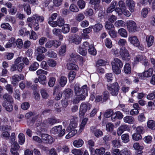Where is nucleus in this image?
Returning a JSON list of instances; mask_svg holds the SVG:
<instances>
[{
	"label": "nucleus",
	"mask_w": 155,
	"mask_h": 155,
	"mask_svg": "<svg viewBox=\"0 0 155 155\" xmlns=\"http://www.w3.org/2000/svg\"><path fill=\"white\" fill-rule=\"evenodd\" d=\"M48 73V71L42 69H38L36 71V74L40 75L38 78L40 84L44 85H46V77L45 75H47Z\"/></svg>",
	"instance_id": "f257e3e1"
},
{
	"label": "nucleus",
	"mask_w": 155,
	"mask_h": 155,
	"mask_svg": "<svg viewBox=\"0 0 155 155\" xmlns=\"http://www.w3.org/2000/svg\"><path fill=\"white\" fill-rule=\"evenodd\" d=\"M74 91L75 94L77 96L84 95V94L87 93V86L86 85H84L80 88L78 84H76L74 86Z\"/></svg>",
	"instance_id": "f03ea898"
},
{
	"label": "nucleus",
	"mask_w": 155,
	"mask_h": 155,
	"mask_svg": "<svg viewBox=\"0 0 155 155\" xmlns=\"http://www.w3.org/2000/svg\"><path fill=\"white\" fill-rule=\"evenodd\" d=\"M91 105L89 103H81L80 106L79 117L83 118L87 110H90L91 107Z\"/></svg>",
	"instance_id": "7ed1b4c3"
},
{
	"label": "nucleus",
	"mask_w": 155,
	"mask_h": 155,
	"mask_svg": "<svg viewBox=\"0 0 155 155\" xmlns=\"http://www.w3.org/2000/svg\"><path fill=\"white\" fill-rule=\"evenodd\" d=\"M120 87L117 82H115L111 85L110 86L107 87V89L113 96H116L118 93Z\"/></svg>",
	"instance_id": "20e7f679"
},
{
	"label": "nucleus",
	"mask_w": 155,
	"mask_h": 155,
	"mask_svg": "<svg viewBox=\"0 0 155 155\" xmlns=\"http://www.w3.org/2000/svg\"><path fill=\"white\" fill-rule=\"evenodd\" d=\"M127 29L130 33H134L137 31L138 28L136 23L133 21L129 20L126 22Z\"/></svg>",
	"instance_id": "39448f33"
},
{
	"label": "nucleus",
	"mask_w": 155,
	"mask_h": 155,
	"mask_svg": "<svg viewBox=\"0 0 155 155\" xmlns=\"http://www.w3.org/2000/svg\"><path fill=\"white\" fill-rule=\"evenodd\" d=\"M62 129V126L61 125L55 126L52 129L51 132L54 134L59 133V136L62 137L65 134V129Z\"/></svg>",
	"instance_id": "423d86ee"
},
{
	"label": "nucleus",
	"mask_w": 155,
	"mask_h": 155,
	"mask_svg": "<svg viewBox=\"0 0 155 155\" xmlns=\"http://www.w3.org/2000/svg\"><path fill=\"white\" fill-rule=\"evenodd\" d=\"M119 53L123 60H128L130 59V57L129 52L124 47H122L120 49Z\"/></svg>",
	"instance_id": "0eeeda50"
},
{
	"label": "nucleus",
	"mask_w": 155,
	"mask_h": 155,
	"mask_svg": "<svg viewBox=\"0 0 155 155\" xmlns=\"http://www.w3.org/2000/svg\"><path fill=\"white\" fill-rule=\"evenodd\" d=\"M25 77L23 74H20L19 75L15 74L12 77V83L13 85H15L21 80L24 79Z\"/></svg>",
	"instance_id": "6e6552de"
},
{
	"label": "nucleus",
	"mask_w": 155,
	"mask_h": 155,
	"mask_svg": "<svg viewBox=\"0 0 155 155\" xmlns=\"http://www.w3.org/2000/svg\"><path fill=\"white\" fill-rule=\"evenodd\" d=\"M42 140L45 143H52L54 142V140L50 136L47 134L41 135Z\"/></svg>",
	"instance_id": "1a4fd4ad"
},
{
	"label": "nucleus",
	"mask_w": 155,
	"mask_h": 155,
	"mask_svg": "<svg viewBox=\"0 0 155 155\" xmlns=\"http://www.w3.org/2000/svg\"><path fill=\"white\" fill-rule=\"evenodd\" d=\"M130 128L127 125L124 124L120 126L117 130V133L118 136L120 135L124 131L129 130Z\"/></svg>",
	"instance_id": "9d476101"
},
{
	"label": "nucleus",
	"mask_w": 155,
	"mask_h": 155,
	"mask_svg": "<svg viewBox=\"0 0 155 155\" xmlns=\"http://www.w3.org/2000/svg\"><path fill=\"white\" fill-rule=\"evenodd\" d=\"M128 41L134 46L138 47L140 45L139 41L136 36H130L128 38Z\"/></svg>",
	"instance_id": "9b49d317"
},
{
	"label": "nucleus",
	"mask_w": 155,
	"mask_h": 155,
	"mask_svg": "<svg viewBox=\"0 0 155 155\" xmlns=\"http://www.w3.org/2000/svg\"><path fill=\"white\" fill-rule=\"evenodd\" d=\"M134 148L137 150V152L136 153V155H141L143 153L142 150L143 149L142 146L140 145L139 143H135L133 145Z\"/></svg>",
	"instance_id": "f8f14e48"
},
{
	"label": "nucleus",
	"mask_w": 155,
	"mask_h": 155,
	"mask_svg": "<svg viewBox=\"0 0 155 155\" xmlns=\"http://www.w3.org/2000/svg\"><path fill=\"white\" fill-rule=\"evenodd\" d=\"M126 5L129 7L130 11L132 12L134 10V2L133 0H126Z\"/></svg>",
	"instance_id": "ddd939ff"
},
{
	"label": "nucleus",
	"mask_w": 155,
	"mask_h": 155,
	"mask_svg": "<svg viewBox=\"0 0 155 155\" xmlns=\"http://www.w3.org/2000/svg\"><path fill=\"white\" fill-rule=\"evenodd\" d=\"M77 123L73 119L71 121L70 123L69 126L67 127L66 130L68 132L70 131L72 129H75V128L77 126Z\"/></svg>",
	"instance_id": "4468645a"
},
{
	"label": "nucleus",
	"mask_w": 155,
	"mask_h": 155,
	"mask_svg": "<svg viewBox=\"0 0 155 155\" xmlns=\"http://www.w3.org/2000/svg\"><path fill=\"white\" fill-rule=\"evenodd\" d=\"M12 103H8L6 101H4L2 104V105L5 108L6 110L9 112H11L13 110Z\"/></svg>",
	"instance_id": "2eb2a0df"
},
{
	"label": "nucleus",
	"mask_w": 155,
	"mask_h": 155,
	"mask_svg": "<svg viewBox=\"0 0 155 155\" xmlns=\"http://www.w3.org/2000/svg\"><path fill=\"white\" fill-rule=\"evenodd\" d=\"M146 57L143 55H138L134 58V62L137 64L139 62L143 61L146 59Z\"/></svg>",
	"instance_id": "dca6fc26"
},
{
	"label": "nucleus",
	"mask_w": 155,
	"mask_h": 155,
	"mask_svg": "<svg viewBox=\"0 0 155 155\" xmlns=\"http://www.w3.org/2000/svg\"><path fill=\"white\" fill-rule=\"evenodd\" d=\"M65 98H69L72 97L73 94V91L70 88L66 89L63 92Z\"/></svg>",
	"instance_id": "f3484780"
},
{
	"label": "nucleus",
	"mask_w": 155,
	"mask_h": 155,
	"mask_svg": "<svg viewBox=\"0 0 155 155\" xmlns=\"http://www.w3.org/2000/svg\"><path fill=\"white\" fill-rule=\"evenodd\" d=\"M3 98L5 100L4 101L9 103H13V102L12 97L8 93H5L3 95Z\"/></svg>",
	"instance_id": "a211bd4d"
},
{
	"label": "nucleus",
	"mask_w": 155,
	"mask_h": 155,
	"mask_svg": "<svg viewBox=\"0 0 155 155\" xmlns=\"http://www.w3.org/2000/svg\"><path fill=\"white\" fill-rule=\"evenodd\" d=\"M85 95H81V96H78L74 98L71 101L74 104L78 103L80 101L83 100L85 99Z\"/></svg>",
	"instance_id": "6ab92c4d"
},
{
	"label": "nucleus",
	"mask_w": 155,
	"mask_h": 155,
	"mask_svg": "<svg viewBox=\"0 0 155 155\" xmlns=\"http://www.w3.org/2000/svg\"><path fill=\"white\" fill-rule=\"evenodd\" d=\"M123 120L126 123L132 124L134 122V119L132 116H127L124 118Z\"/></svg>",
	"instance_id": "aec40b11"
},
{
	"label": "nucleus",
	"mask_w": 155,
	"mask_h": 155,
	"mask_svg": "<svg viewBox=\"0 0 155 155\" xmlns=\"http://www.w3.org/2000/svg\"><path fill=\"white\" fill-rule=\"evenodd\" d=\"M88 120V119L87 117H85L83 119L79 127L80 128L79 131L81 132L84 130Z\"/></svg>",
	"instance_id": "412c9836"
},
{
	"label": "nucleus",
	"mask_w": 155,
	"mask_h": 155,
	"mask_svg": "<svg viewBox=\"0 0 155 155\" xmlns=\"http://www.w3.org/2000/svg\"><path fill=\"white\" fill-rule=\"evenodd\" d=\"M111 64L112 65L115 64L116 66L120 67H122L123 66L122 61L117 58H115L114 59V61L112 62Z\"/></svg>",
	"instance_id": "4be33fe9"
},
{
	"label": "nucleus",
	"mask_w": 155,
	"mask_h": 155,
	"mask_svg": "<svg viewBox=\"0 0 155 155\" xmlns=\"http://www.w3.org/2000/svg\"><path fill=\"white\" fill-rule=\"evenodd\" d=\"M39 65L37 62H35L32 63L29 68V70L31 71H35L39 67Z\"/></svg>",
	"instance_id": "5701e85b"
},
{
	"label": "nucleus",
	"mask_w": 155,
	"mask_h": 155,
	"mask_svg": "<svg viewBox=\"0 0 155 155\" xmlns=\"http://www.w3.org/2000/svg\"><path fill=\"white\" fill-rule=\"evenodd\" d=\"M146 41L147 43V45L148 47L151 46L153 44L154 41V38L152 35H150L146 37Z\"/></svg>",
	"instance_id": "b1692460"
},
{
	"label": "nucleus",
	"mask_w": 155,
	"mask_h": 155,
	"mask_svg": "<svg viewBox=\"0 0 155 155\" xmlns=\"http://www.w3.org/2000/svg\"><path fill=\"white\" fill-rule=\"evenodd\" d=\"M83 143L84 142L83 140L81 139L75 140L73 143L74 146L77 147H81L82 146Z\"/></svg>",
	"instance_id": "393cba45"
},
{
	"label": "nucleus",
	"mask_w": 155,
	"mask_h": 155,
	"mask_svg": "<svg viewBox=\"0 0 155 155\" xmlns=\"http://www.w3.org/2000/svg\"><path fill=\"white\" fill-rule=\"evenodd\" d=\"M47 51V49L44 47L41 46L38 47L35 49V52L37 54H42L43 53H45Z\"/></svg>",
	"instance_id": "a878e982"
},
{
	"label": "nucleus",
	"mask_w": 155,
	"mask_h": 155,
	"mask_svg": "<svg viewBox=\"0 0 155 155\" xmlns=\"http://www.w3.org/2000/svg\"><path fill=\"white\" fill-rule=\"evenodd\" d=\"M153 73V69L152 68H150L147 70L143 72V77L148 78L150 77Z\"/></svg>",
	"instance_id": "bb28decb"
},
{
	"label": "nucleus",
	"mask_w": 155,
	"mask_h": 155,
	"mask_svg": "<svg viewBox=\"0 0 155 155\" xmlns=\"http://www.w3.org/2000/svg\"><path fill=\"white\" fill-rule=\"evenodd\" d=\"M118 34L121 37L127 38V33L126 29L124 28H120L118 30Z\"/></svg>",
	"instance_id": "cd10ccee"
},
{
	"label": "nucleus",
	"mask_w": 155,
	"mask_h": 155,
	"mask_svg": "<svg viewBox=\"0 0 155 155\" xmlns=\"http://www.w3.org/2000/svg\"><path fill=\"white\" fill-rule=\"evenodd\" d=\"M124 72L126 74H129L131 72V68L130 64L128 63H126L124 68Z\"/></svg>",
	"instance_id": "c85d7f7f"
},
{
	"label": "nucleus",
	"mask_w": 155,
	"mask_h": 155,
	"mask_svg": "<svg viewBox=\"0 0 155 155\" xmlns=\"http://www.w3.org/2000/svg\"><path fill=\"white\" fill-rule=\"evenodd\" d=\"M67 67L68 69L69 70H78L79 69L77 65L70 63L67 64Z\"/></svg>",
	"instance_id": "c756f323"
},
{
	"label": "nucleus",
	"mask_w": 155,
	"mask_h": 155,
	"mask_svg": "<svg viewBox=\"0 0 155 155\" xmlns=\"http://www.w3.org/2000/svg\"><path fill=\"white\" fill-rule=\"evenodd\" d=\"M23 7L24 11L26 12L27 14L29 15L31 13L30 7L29 4L24 3L23 5Z\"/></svg>",
	"instance_id": "7c9ffc66"
},
{
	"label": "nucleus",
	"mask_w": 155,
	"mask_h": 155,
	"mask_svg": "<svg viewBox=\"0 0 155 155\" xmlns=\"http://www.w3.org/2000/svg\"><path fill=\"white\" fill-rule=\"evenodd\" d=\"M150 9L148 8H143L141 11V16L144 18H146L149 12H150Z\"/></svg>",
	"instance_id": "2f4dec72"
},
{
	"label": "nucleus",
	"mask_w": 155,
	"mask_h": 155,
	"mask_svg": "<svg viewBox=\"0 0 155 155\" xmlns=\"http://www.w3.org/2000/svg\"><path fill=\"white\" fill-rule=\"evenodd\" d=\"M67 81V78L64 76H61L59 80V84L62 87H64L66 84Z\"/></svg>",
	"instance_id": "473e14b6"
},
{
	"label": "nucleus",
	"mask_w": 155,
	"mask_h": 155,
	"mask_svg": "<svg viewBox=\"0 0 155 155\" xmlns=\"http://www.w3.org/2000/svg\"><path fill=\"white\" fill-rule=\"evenodd\" d=\"M18 142L20 145L23 144L25 142V137L24 135L22 133H20L18 135Z\"/></svg>",
	"instance_id": "72a5a7b5"
},
{
	"label": "nucleus",
	"mask_w": 155,
	"mask_h": 155,
	"mask_svg": "<svg viewBox=\"0 0 155 155\" xmlns=\"http://www.w3.org/2000/svg\"><path fill=\"white\" fill-rule=\"evenodd\" d=\"M147 126L152 130L155 129V122L153 120H148L147 122Z\"/></svg>",
	"instance_id": "f704fd0d"
},
{
	"label": "nucleus",
	"mask_w": 155,
	"mask_h": 155,
	"mask_svg": "<svg viewBox=\"0 0 155 155\" xmlns=\"http://www.w3.org/2000/svg\"><path fill=\"white\" fill-rule=\"evenodd\" d=\"M114 25L117 27H124L125 26L124 22L121 20H117L115 22Z\"/></svg>",
	"instance_id": "c9c22d12"
},
{
	"label": "nucleus",
	"mask_w": 155,
	"mask_h": 155,
	"mask_svg": "<svg viewBox=\"0 0 155 155\" xmlns=\"http://www.w3.org/2000/svg\"><path fill=\"white\" fill-rule=\"evenodd\" d=\"M103 27V26L101 24H96L94 26L93 30L94 32H97L101 30Z\"/></svg>",
	"instance_id": "e433bc0d"
},
{
	"label": "nucleus",
	"mask_w": 155,
	"mask_h": 155,
	"mask_svg": "<svg viewBox=\"0 0 155 155\" xmlns=\"http://www.w3.org/2000/svg\"><path fill=\"white\" fill-rule=\"evenodd\" d=\"M68 132V134L65 137L66 139H69L74 136L77 133V130L76 129H72Z\"/></svg>",
	"instance_id": "4c0bfd02"
},
{
	"label": "nucleus",
	"mask_w": 155,
	"mask_h": 155,
	"mask_svg": "<svg viewBox=\"0 0 155 155\" xmlns=\"http://www.w3.org/2000/svg\"><path fill=\"white\" fill-rule=\"evenodd\" d=\"M88 51L89 53L91 55H95L96 54L97 51L93 45H90V48L88 49Z\"/></svg>",
	"instance_id": "58836bf2"
},
{
	"label": "nucleus",
	"mask_w": 155,
	"mask_h": 155,
	"mask_svg": "<svg viewBox=\"0 0 155 155\" xmlns=\"http://www.w3.org/2000/svg\"><path fill=\"white\" fill-rule=\"evenodd\" d=\"M105 151V148L102 147L96 149L95 150V153L97 155H103Z\"/></svg>",
	"instance_id": "ea45409f"
},
{
	"label": "nucleus",
	"mask_w": 155,
	"mask_h": 155,
	"mask_svg": "<svg viewBox=\"0 0 155 155\" xmlns=\"http://www.w3.org/2000/svg\"><path fill=\"white\" fill-rule=\"evenodd\" d=\"M113 71L114 73L116 74H119L121 72L120 68L122 67H120L116 66L115 64L112 65Z\"/></svg>",
	"instance_id": "a19ab883"
},
{
	"label": "nucleus",
	"mask_w": 155,
	"mask_h": 155,
	"mask_svg": "<svg viewBox=\"0 0 155 155\" xmlns=\"http://www.w3.org/2000/svg\"><path fill=\"white\" fill-rule=\"evenodd\" d=\"M81 41V38L78 36H74L72 38V42L75 44L78 45L80 43Z\"/></svg>",
	"instance_id": "79ce46f5"
},
{
	"label": "nucleus",
	"mask_w": 155,
	"mask_h": 155,
	"mask_svg": "<svg viewBox=\"0 0 155 155\" xmlns=\"http://www.w3.org/2000/svg\"><path fill=\"white\" fill-rule=\"evenodd\" d=\"M100 0H90L89 3L94 5V8L96 10L97 8L98 5L100 3Z\"/></svg>",
	"instance_id": "37998d69"
},
{
	"label": "nucleus",
	"mask_w": 155,
	"mask_h": 155,
	"mask_svg": "<svg viewBox=\"0 0 155 155\" xmlns=\"http://www.w3.org/2000/svg\"><path fill=\"white\" fill-rule=\"evenodd\" d=\"M1 27L4 29H8L10 31L12 30V28L10 25L8 23H4L1 24Z\"/></svg>",
	"instance_id": "c03bdc74"
},
{
	"label": "nucleus",
	"mask_w": 155,
	"mask_h": 155,
	"mask_svg": "<svg viewBox=\"0 0 155 155\" xmlns=\"http://www.w3.org/2000/svg\"><path fill=\"white\" fill-rule=\"evenodd\" d=\"M33 18L36 22V21L42 22L44 20V18L43 16H39L37 14L33 15Z\"/></svg>",
	"instance_id": "a18cd8bd"
},
{
	"label": "nucleus",
	"mask_w": 155,
	"mask_h": 155,
	"mask_svg": "<svg viewBox=\"0 0 155 155\" xmlns=\"http://www.w3.org/2000/svg\"><path fill=\"white\" fill-rule=\"evenodd\" d=\"M77 4L80 9H82L84 8L86 3L83 0H79L77 2Z\"/></svg>",
	"instance_id": "49530a36"
},
{
	"label": "nucleus",
	"mask_w": 155,
	"mask_h": 155,
	"mask_svg": "<svg viewBox=\"0 0 155 155\" xmlns=\"http://www.w3.org/2000/svg\"><path fill=\"white\" fill-rule=\"evenodd\" d=\"M131 151L127 149H124L120 151V155H131Z\"/></svg>",
	"instance_id": "de8ad7c7"
},
{
	"label": "nucleus",
	"mask_w": 155,
	"mask_h": 155,
	"mask_svg": "<svg viewBox=\"0 0 155 155\" xmlns=\"http://www.w3.org/2000/svg\"><path fill=\"white\" fill-rule=\"evenodd\" d=\"M105 27L106 29L108 30H110L114 28V25L112 23L108 21L106 22Z\"/></svg>",
	"instance_id": "09e8293b"
},
{
	"label": "nucleus",
	"mask_w": 155,
	"mask_h": 155,
	"mask_svg": "<svg viewBox=\"0 0 155 155\" xmlns=\"http://www.w3.org/2000/svg\"><path fill=\"white\" fill-rule=\"evenodd\" d=\"M85 18L84 15L82 13H80L78 14L76 16L75 19L78 21H81L83 20Z\"/></svg>",
	"instance_id": "8fccbe9b"
},
{
	"label": "nucleus",
	"mask_w": 155,
	"mask_h": 155,
	"mask_svg": "<svg viewBox=\"0 0 155 155\" xmlns=\"http://www.w3.org/2000/svg\"><path fill=\"white\" fill-rule=\"evenodd\" d=\"M105 43L106 46L108 48H111L112 46V42L110 39L109 38H107L105 41Z\"/></svg>",
	"instance_id": "3c124183"
},
{
	"label": "nucleus",
	"mask_w": 155,
	"mask_h": 155,
	"mask_svg": "<svg viewBox=\"0 0 155 155\" xmlns=\"http://www.w3.org/2000/svg\"><path fill=\"white\" fill-rule=\"evenodd\" d=\"M113 114V111L111 109H108L106 110L104 113V116L107 118L110 117Z\"/></svg>",
	"instance_id": "603ef678"
},
{
	"label": "nucleus",
	"mask_w": 155,
	"mask_h": 155,
	"mask_svg": "<svg viewBox=\"0 0 155 155\" xmlns=\"http://www.w3.org/2000/svg\"><path fill=\"white\" fill-rule=\"evenodd\" d=\"M123 142L124 143H127L129 140V135L127 134H124L121 136Z\"/></svg>",
	"instance_id": "864d4df0"
},
{
	"label": "nucleus",
	"mask_w": 155,
	"mask_h": 155,
	"mask_svg": "<svg viewBox=\"0 0 155 155\" xmlns=\"http://www.w3.org/2000/svg\"><path fill=\"white\" fill-rule=\"evenodd\" d=\"M48 64L50 67H54L57 64L56 62L52 59H49L47 61Z\"/></svg>",
	"instance_id": "5fc2aeb1"
},
{
	"label": "nucleus",
	"mask_w": 155,
	"mask_h": 155,
	"mask_svg": "<svg viewBox=\"0 0 155 155\" xmlns=\"http://www.w3.org/2000/svg\"><path fill=\"white\" fill-rule=\"evenodd\" d=\"M84 13L86 16H91L93 14L94 11L92 9L88 8L85 10Z\"/></svg>",
	"instance_id": "6e6d98bb"
},
{
	"label": "nucleus",
	"mask_w": 155,
	"mask_h": 155,
	"mask_svg": "<svg viewBox=\"0 0 155 155\" xmlns=\"http://www.w3.org/2000/svg\"><path fill=\"white\" fill-rule=\"evenodd\" d=\"M16 45L19 49L22 48L23 46V43L22 40L21 39H18L15 42Z\"/></svg>",
	"instance_id": "4d7b16f0"
},
{
	"label": "nucleus",
	"mask_w": 155,
	"mask_h": 155,
	"mask_svg": "<svg viewBox=\"0 0 155 155\" xmlns=\"http://www.w3.org/2000/svg\"><path fill=\"white\" fill-rule=\"evenodd\" d=\"M58 24V26H61L64 25V19L61 17H59L56 21Z\"/></svg>",
	"instance_id": "13d9d810"
},
{
	"label": "nucleus",
	"mask_w": 155,
	"mask_h": 155,
	"mask_svg": "<svg viewBox=\"0 0 155 155\" xmlns=\"http://www.w3.org/2000/svg\"><path fill=\"white\" fill-rule=\"evenodd\" d=\"M138 120L140 122H143L145 121L146 120V117L144 114L142 113L139 114L138 117Z\"/></svg>",
	"instance_id": "bf43d9fd"
},
{
	"label": "nucleus",
	"mask_w": 155,
	"mask_h": 155,
	"mask_svg": "<svg viewBox=\"0 0 155 155\" xmlns=\"http://www.w3.org/2000/svg\"><path fill=\"white\" fill-rule=\"evenodd\" d=\"M69 30L70 27L69 25L66 24L62 27V31L64 33H66L69 31Z\"/></svg>",
	"instance_id": "052dcab7"
},
{
	"label": "nucleus",
	"mask_w": 155,
	"mask_h": 155,
	"mask_svg": "<svg viewBox=\"0 0 155 155\" xmlns=\"http://www.w3.org/2000/svg\"><path fill=\"white\" fill-rule=\"evenodd\" d=\"M56 81L55 78H54L51 77L49 78L48 82V84L50 87H53Z\"/></svg>",
	"instance_id": "680f3d73"
},
{
	"label": "nucleus",
	"mask_w": 155,
	"mask_h": 155,
	"mask_svg": "<svg viewBox=\"0 0 155 155\" xmlns=\"http://www.w3.org/2000/svg\"><path fill=\"white\" fill-rule=\"evenodd\" d=\"M72 153L74 155H81L83 152L80 149H74L71 151Z\"/></svg>",
	"instance_id": "e2e57ef3"
},
{
	"label": "nucleus",
	"mask_w": 155,
	"mask_h": 155,
	"mask_svg": "<svg viewBox=\"0 0 155 155\" xmlns=\"http://www.w3.org/2000/svg\"><path fill=\"white\" fill-rule=\"evenodd\" d=\"M5 88L9 94L13 93V88L12 85L10 84H7L5 86Z\"/></svg>",
	"instance_id": "0e129e2a"
},
{
	"label": "nucleus",
	"mask_w": 155,
	"mask_h": 155,
	"mask_svg": "<svg viewBox=\"0 0 155 155\" xmlns=\"http://www.w3.org/2000/svg\"><path fill=\"white\" fill-rule=\"evenodd\" d=\"M114 127L113 124L111 123H108L106 125V129L107 131L113 130Z\"/></svg>",
	"instance_id": "69168bd1"
},
{
	"label": "nucleus",
	"mask_w": 155,
	"mask_h": 155,
	"mask_svg": "<svg viewBox=\"0 0 155 155\" xmlns=\"http://www.w3.org/2000/svg\"><path fill=\"white\" fill-rule=\"evenodd\" d=\"M133 139L135 140H138L141 138L140 134L138 133L134 134L132 136Z\"/></svg>",
	"instance_id": "338daca9"
},
{
	"label": "nucleus",
	"mask_w": 155,
	"mask_h": 155,
	"mask_svg": "<svg viewBox=\"0 0 155 155\" xmlns=\"http://www.w3.org/2000/svg\"><path fill=\"white\" fill-rule=\"evenodd\" d=\"M147 98L150 100L155 98V91H154L152 93L148 94L147 97Z\"/></svg>",
	"instance_id": "774afa93"
}]
</instances>
